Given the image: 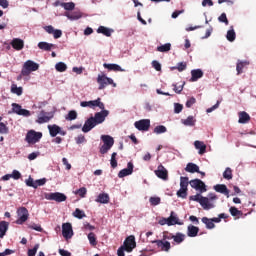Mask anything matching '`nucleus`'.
Segmentation results:
<instances>
[{"instance_id": "nucleus-1", "label": "nucleus", "mask_w": 256, "mask_h": 256, "mask_svg": "<svg viewBox=\"0 0 256 256\" xmlns=\"http://www.w3.org/2000/svg\"><path fill=\"white\" fill-rule=\"evenodd\" d=\"M80 105L82 107H90V109H93V107H99V109L102 110L100 112H96L94 116H91L85 121L82 127L83 133H89L91 129H94L97 125H101V123H104L105 119L109 117V110H105V104L101 102V98L91 101H82Z\"/></svg>"}, {"instance_id": "nucleus-2", "label": "nucleus", "mask_w": 256, "mask_h": 256, "mask_svg": "<svg viewBox=\"0 0 256 256\" xmlns=\"http://www.w3.org/2000/svg\"><path fill=\"white\" fill-rule=\"evenodd\" d=\"M39 70V64L34 62L33 60H27L22 67L21 75L22 77H29L33 71Z\"/></svg>"}, {"instance_id": "nucleus-3", "label": "nucleus", "mask_w": 256, "mask_h": 256, "mask_svg": "<svg viewBox=\"0 0 256 256\" xmlns=\"http://www.w3.org/2000/svg\"><path fill=\"white\" fill-rule=\"evenodd\" d=\"M97 83L99 85L98 89L101 91L107 87V85H113V87H117V84L105 74H99L97 77Z\"/></svg>"}, {"instance_id": "nucleus-4", "label": "nucleus", "mask_w": 256, "mask_h": 256, "mask_svg": "<svg viewBox=\"0 0 256 256\" xmlns=\"http://www.w3.org/2000/svg\"><path fill=\"white\" fill-rule=\"evenodd\" d=\"M42 137H43V133L36 132L35 130H30L26 134V141L27 143L35 144V143H39Z\"/></svg>"}, {"instance_id": "nucleus-5", "label": "nucleus", "mask_w": 256, "mask_h": 256, "mask_svg": "<svg viewBox=\"0 0 256 256\" xmlns=\"http://www.w3.org/2000/svg\"><path fill=\"white\" fill-rule=\"evenodd\" d=\"M45 199H47L48 201H56L57 203H63V201H67V196L61 192L46 193Z\"/></svg>"}, {"instance_id": "nucleus-6", "label": "nucleus", "mask_w": 256, "mask_h": 256, "mask_svg": "<svg viewBox=\"0 0 256 256\" xmlns=\"http://www.w3.org/2000/svg\"><path fill=\"white\" fill-rule=\"evenodd\" d=\"M54 114L53 112H45V110L40 111L38 114V118L36 123L39 125H43V123H49L51 119H53Z\"/></svg>"}, {"instance_id": "nucleus-7", "label": "nucleus", "mask_w": 256, "mask_h": 256, "mask_svg": "<svg viewBox=\"0 0 256 256\" xmlns=\"http://www.w3.org/2000/svg\"><path fill=\"white\" fill-rule=\"evenodd\" d=\"M18 219L16 220L17 225H23L27 219H29V210L25 207H20L17 210Z\"/></svg>"}, {"instance_id": "nucleus-8", "label": "nucleus", "mask_w": 256, "mask_h": 256, "mask_svg": "<svg viewBox=\"0 0 256 256\" xmlns=\"http://www.w3.org/2000/svg\"><path fill=\"white\" fill-rule=\"evenodd\" d=\"M190 187L192 189H195L196 191H200V193H205L207 191V186L205 185V182H203L200 179H194L189 182Z\"/></svg>"}, {"instance_id": "nucleus-9", "label": "nucleus", "mask_w": 256, "mask_h": 256, "mask_svg": "<svg viewBox=\"0 0 256 256\" xmlns=\"http://www.w3.org/2000/svg\"><path fill=\"white\" fill-rule=\"evenodd\" d=\"M12 113L22 117H31V111L23 109L20 104L12 103Z\"/></svg>"}, {"instance_id": "nucleus-10", "label": "nucleus", "mask_w": 256, "mask_h": 256, "mask_svg": "<svg viewBox=\"0 0 256 256\" xmlns=\"http://www.w3.org/2000/svg\"><path fill=\"white\" fill-rule=\"evenodd\" d=\"M123 247L125 251H127V253H131V251H133L137 247V243L135 242V236H128L124 241Z\"/></svg>"}, {"instance_id": "nucleus-11", "label": "nucleus", "mask_w": 256, "mask_h": 256, "mask_svg": "<svg viewBox=\"0 0 256 256\" xmlns=\"http://www.w3.org/2000/svg\"><path fill=\"white\" fill-rule=\"evenodd\" d=\"M134 127H136L138 131H148L151 127V120L142 119V120L136 121L134 123Z\"/></svg>"}, {"instance_id": "nucleus-12", "label": "nucleus", "mask_w": 256, "mask_h": 256, "mask_svg": "<svg viewBox=\"0 0 256 256\" xmlns=\"http://www.w3.org/2000/svg\"><path fill=\"white\" fill-rule=\"evenodd\" d=\"M152 243H155L157 245V248L161 251H165L166 253H169L171 251V242L167 240H154Z\"/></svg>"}, {"instance_id": "nucleus-13", "label": "nucleus", "mask_w": 256, "mask_h": 256, "mask_svg": "<svg viewBox=\"0 0 256 256\" xmlns=\"http://www.w3.org/2000/svg\"><path fill=\"white\" fill-rule=\"evenodd\" d=\"M154 173L159 179H162L163 181H167V179H169V172L162 164L158 166L157 170H155Z\"/></svg>"}, {"instance_id": "nucleus-14", "label": "nucleus", "mask_w": 256, "mask_h": 256, "mask_svg": "<svg viewBox=\"0 0 256 256\" xmlns=\"http://www.w3.org/2000/svg\"><path fill=\"white\" fill-rule=\"evenodd\" d=\"M62 235L64 239H71L73 237V226L71 223L62 224Z\"/></svg>"}, {"instance_id": "nucleus-15", "label": "nucleus", "mask_w": 256, "mask_h": 256, "mask_svg": "<svg viewBox=\"0 0 256 256\" xmlns=\"http://www.w3.org/2000/svg\"><path fill=\"white\" fill-rule=\"evenodd\" d=\"M134 165L133 162H128L127 168H124L119 171L118 177L119 179H123V177H127L133 174Z\"/></svg>"}, {"instance_id": "nucleus-16", "label": "nucleus", "mask_w": 256, "mask_h": 256, "mask_svg": "<svg viewBox=\"0 0 256 256\" xmlns=\"http://www.w3.org/2000/svg\"><path fill=\"white\" fill-rule=\"evenodd\" d=\"M10 45L15 49V51H21L25 47V41L21 38H14L10 42Z\"/></svg>"}, {"instance_id": "nucleus-17", "label": "nucleus", "mask_w": 256, "mask_h": 256, "mask_svg": "<svg viewBox=\"0 0 256 256\" xmlns=\"http://www.w3.org/2000/svg\"><path fill=\"white\" fill-rule=\"evenodd\" d=\"M200 205L203 209H205V211H209V209H213L215 207V204L211 203V200L205 196H202Z\"/></svg>"}, {"instance_id": "nucleus-18", "label": "nucleus", "mask_w": 256, "mask_h": 256, "mask_svg": "<svg viewBox=\"0 0 256 256\" xmlns=\"http://www.w3.org/2000/svg\"><path fill=\"white\" fill-rule=\"evenodd\" d=\"M165 223L171 227V225H183V223L179 222V218L175 216V212H171L170 217L164 219Z\"/></svg>"}, {"instance_id": "nucleus-19", "label": "nucleus", "mask_w": 256, "mask_h": 256, "mask_svg": "<svg viewBox=\"0 0 256 256\" xmlns=\"http://www.w3.org/2000/svg\"><path fill=\"white\" fill-rule=\"evenodd\" d=\"M238 117V123H240L241 125H245L246 123H249V121H251V116H249V114L245 111L239 112Z\"/></svg>"}, {"instance_id": "nucleus-20", "label": "nucleus", "mask_w": 256, "mask_h": 256, "mask_svg": "<svg viewBox=\"0 0 256 256\" xmlns=\"http://www.w3.org/2000/svg\"><path fill=\"white\" fill-rule=\"evenodd\" d=\"M214 190L216 191V193H221L222 195L229 197V189L227 188V185H225V184L215 185Z\"/></svg>"}, {"instance_id": "nucleus-21", "label": "nucleus", "mask_w": 256, "mask_h": 256, "mask_svg": "<svg viewBox=\"0 0 256 256\" xmlns=\"http://www.w3.org/2000/svg\"><path fill=\"white\" fill-rule=\"evenodd\" d=\"M65 17L70 19V21H77L78 19H81L83 17V14L80 11H74V12H65Z\"/></svg>"}, {"instance_id": "nucleus-22", "label": "nucleus", "mask_w": 256, "mask_h": 256, "mask_svg": "<svg viewBox=\"0 0 256 256\" xmlns=\"http://www.w3.org/2000/svg\"><path fill=\"white\" fill-rule=\"evenodd\" d=\"M191 79L190 81L195 82V81H199V79H201L203 77V70L201 69H194L191 70Z\"/></svg>"}, {"instance_id": "nucleus-23", "label": "nucleus", "mask_w": 256, "mask_h": 256, "mask_svg": "<svg viewBox=\"0 0 256 256\" xmlns=\"http://www.w3.org/2000/svg\"><path fill=\"white\" fill-rule=\"evenodd\" d=\"M194 147L195 149H198L199 150V155H204V153L207 151V145H205L204 142H201L199 140H196L194 142Z\"/></svg>"}, {"instance_id": "nucleus-24", "label": "nucleus", "mask_w": 256, "mask_h": 256, "mask_svg": "<svg viewBox=\"0 0 256 256\" xmlns=\"http://www.w3.org/2000/svg\"><path fill=\"white\" fill-rule=\"evenodd\" d=\"M48 130L50 133V137H57V135L61 133V127H59L57 124L48 125Z\"/></svg>"}, {"instance_id": "nucleus-25", "label": "nucleus", "mask_w": 256, "mask_h": 256, "mask_svg": "<svg viewBox=\"0 0 256 256\" xmlns=\"http://www.w3.org/2000/svg\"><path fill=\"white\" fill-rule=\"evenodd\" d=\"M7 231H9V222L1 221L0 222V239H3V237L7 235Z\"/></svg>"}, {"instance_id": "nucleus-26", "label": "nucleus", "mask_w": 256, "mask_h": 256, "mask_svg": "<svg viewBox=\"0 0 256 256\" xmlns=\"http://www.w3.org/2000/svg\"><path fill=\"white\" fill-rule=\"evenodd\" d=\"M188 237H197L199 235V227L194 225H189L187 228Z\"/></svg>"}, {"instance_id": "nucleus-27", "label": "nucleus", "mask_w": 256, "mask_h": 256, "mask_svg": "<svg viewBox=\"0 0 256 256\" xmlns=\"http://www.w3.org/2000/svg\"><path fill=\"white\" fill-rule=\"evenodd\" d=\"M101 139H102L104 145H106L107 147L111 148L115 144V140L113 139V137H111L109 135H102Z\"/></svg>"}, {"instance_id": "nucleus-28", "label": "nucleus", "mask_w": 256, "mask_h": 256, "mask_svg": "<svg viewBox=\"0 0 256 256\" xmlns=\"http://www.w3.org/2000/svg\"><path fill=\"white\" fill-rule=\"evenodd\" d=\"M185 171L187 173H199V166H197V164L195 163H188L186 165Z\"/></svg>"}, {"instance_id": "nucleus-29", "label": "nucleus", "mask_w": 256, "mask_h": 256, "mask_svg": "<svg viewBox=\"0 0 256 256\" xmlns=\"http://www.w3.org/2000/svg\"><path fill=\"white\" fill-rule=\"evenodd\" d=\"M103 67L104 69H108V71H115V72L123 71V69L121 68V66H119V64L104 63Z\"/></svg>"}, {"instance_id": "nucleus-30", "label": "nucleus", "mask_w": 256, "mask_h": 256, "mask_svg": "<svg viewBox=\"0 0 256 256\" xmlns=\"http://www.w3.org/2000/svg\"><path fill=\"white\" fill-rule=\"evenodd\" d=\"M38 47L42 51H51L53 48H55V44H50V43H47V42H39Z\"/></svg>"}, {"instance_id": "nucleus-31", "label": "nucleus", "mask_w": 256, "mask_h": 256, "mask_svg": "<svg viewBox=\"0 0 256 256\" xmlns=\"http://www.w3.org/2000/svg\"><path fill=\"white\" fill-rule=\"evenodd\" d=\"M174 241V245H181V243H183V241H185V234L181 233V232H177L176 235H174L173 238Z\"/></svg>"}, {"instance_id": "nucleus-32", "label": "nucleus", "mask_w": 256, "mask_h": 256, "mask_svg": "<svg viewBox=\"0 0 256 256\" xmlns=\"http://www.w3.org/2000/svg\"><path fill=\"white\" fill-rule=\"evenodd\" d=\"M96 203H109V194L107 193H101L98 195L97 199H96Z\"/></svg>"}, {"instance_id": "nucleus-33", "label": "nucleus", "mask_w": 256, "mask_h": 256, "mask_svg": "<svg viewBox=\"0 0 256 256\" xmlns=\"http://www.w3.org/2000/svg\"><path fill=\"white\" fill-rule=\"evenodd\" d=\"M113 30L105 27V26H99L97 29V33H101L102 35H105L106 37H111V33Z\"/></svg>"}, {"instance_id": "nucleus-34", "label": "nucleus", "mask_w": 256, "mask_h": 256, "mask_svg": "<svg viewBox=\"0 0 256 256\" xmlns=\"http://www.w3.org/2000/svg\"><path fill=\"white\" fill-rule=\"evenodd\" d=\"M195 118L193 116H188L187 119L182 120L183 125L186 127H195Z\"/></svg>"}, {"instance_id": "nucleus-35", "label": "nucleus", "mask_w": 256, "mask_h": 256, "mask_svg": "<svg viewBox=\"0 0 256 256\" xmlns=\"http://www.w3.org/2000/svg\"><path fill=\"white\" fill-rule=\"evenodd\" d=\"M202 223L206 225V229H215V223H213V220H211V218L203 217Z\"/></svg>"}, {"instance_id": "nucleus-36", "label": "nucleus", "mask_w": 256, "mask_h": 256, "mask_svg": "<svg viewBox=\"0 0 256 256\" xmlns=\"http://www.w3.org/2000/svg\"><path fill=\"white\" fill-rule=\"evenodd\" d=\"M11 93H14V95H23V87H17V84H12L11 85Z\"/></svg>"}, {"instance_id": "nucleus-37", "label": "nucleus", "mask_w": 256, "mask_h": 256, "mask_svg": "<svg viewBox=\"0 0 256 256\" xmlns=\"http://www.w3.org/2000/svg\"><path fill=\"white\" fill-rule=\"evenodd\" d=\"M157 51H159V53H167L168 51H171V43L158 46Z\"/></svg>"}, {"instance_id": "nucleus-38", "label": "nucleus", "mask_w": 256, "mask_h": 256, "mask_svg": "<svg viewBox=\"0 0 256 256\" xmlns=\"http://www.w3.org/2000/svg\"><path fill=\"white\" fill-rule=\"evenodd\" d=\"M0 121H3V117L0 116ZM9 133V127L3 122H0V134L7 135Z\"/></svg>"}, {"instance_id": "nucleus-39", "label": "nucleus", "mask_w": 256, "mask_h": 256, "mask_svg": "<svg viewBox=\"0 0 256 256\" xmlns=\"http://www.w3.org/2000/svg\"><path fill=\"white\" fill-rule=\"evenodd\" d=\"M223 178L227 179V181H231L233 179V170L231 168L227 167L225 171L223 172Z\"/></svg>"}, {"instance_id": "nucleus-40", "label": "nucleus", "mask_w": 256, "mask_h": 256, "mask_svg": "<svg viewBox=\"0 0 256 256\" xmlns=\"http://www.w3.org/2000/svg\"><path fill=\"white\" fill-rule=\"evenodd\" d=\"M88 240H89L90 245H92V247L97 246V236L95 235V233L90 232L88 234Z\"/></svg>"}, {"instance_id": "nucleus-41", "label": "nucleus", "mask_w": 256, "mask_h": 256, "mask_svg": "<svg viewBox=\"0 0 256 256\" xmlns=\"http://www.w3.org/2000/svg\"><path fill=\"white\" fill-rule=\"evenodd\" d=\"M55 69L56 71H58L59 73H64V71H67V64H65L64 62H58L55 65Z\"/></svg>"}, {"instance_id": "nucleus-42", "label": "nucleus", "mask_w": 256, "mask_h": 256, "mask_svg": "<svg viewBox=\"0 0 256 256\" xmlns=\"http://www.w3.org/2000/svg\"><path fill=\"white\" fill-rule=\"evenodd\" d=\"M237 35L235 34V30L231 29L227 31L226 38L230 43H233L235 41Z\"/></svg>"}, {"instance_id": "nucleus-43", "label": "nucleus", "mask_w": 256, "mask_h": 256, "mask_svg": "<svg viewBox=\"0 0 256 256\" xmlns=\"http://www.w3.org/2000/svg\"><path fill=\"white\" fill-rule=\"evenodd\" d=\"M61 7H63V9H65V11H73V9H75V3L64 2V3H61Z\"/></svg>"}, {"instance_id": "nucleus-44", "label": "nucleus", "mask_w": 256, "mask_h": 256, "mask_svg": "<svg viewBox=\"0 0 256 256\" xmlns=\"http://www.w3.org/2000/svg\"><path fill=\"white\" fill-rule=\"evenodd\" d=\"M73 217H76V219H83V217H86V215L83 210L76 208L73 212Z\"/></svg>"}, {"instance_id": "nucleus-45", "label": "nucleus", "mask_w": 256, "mask_h": 256, "mask_svg": "<svg viewBox=\"0 0 256 256\" xmlns=\"http://www.w3.org/2000/svg\"><path fill=\"white\" fill-rule=\"evenodd\" d=\"M171 69H172V71L175 70V69H177V71H179V72L181 73L182 71H185V69H187V63H185V62H179V63L177 64V66H174V67H172Z\"/></svg>"}, {"instance_id": "nucleus-46", "label": "nucleus", "mask_w": 256, "mask_h": 256, "mask_svg": "<svg viewBox=\"0 0 256 256\" xmlns=\"http://www.w3.org/2000/svg\"><path fill=\"white\" fill-rule=\"evenodd\" d=\"M229 211L232 217H239V215H243V212L235 206L230 207Z\"/></svg>"}, {"instance_id": "nucleus-47", "label": "nucleus", "mask_w": 256, "mask_h": 256, "mask_svg": "<svg viewBox=\"0 0 256 256\" xmlns=\"http://www.w3.org/2000/svg\"><path fill=\"white\" fill-rule=\"evenodd\" d=\"M245 65H247V62L238 61L237 65H236L237 75H241V73H243V69H244Z\"/></svg>"}, {"instance_id": "nucleus-48", "label": "nucleus", "mask_w": 256, "mask_h": 256, "mask_svg": "<svg viewBox=\"0 0 256 256\" xmlns=\"http://www.w3.org/2000/svg\"><path fill=\"white\" fill-rule=\"evenodd\" d=\"M154 133H156V135H161V133H167V127H165L164 125L156 126L154 128Z\"/></svg>"}, {"instance_id": "nucleus-49", "label": "nucleus", "mask_w": 256, "mask_h": 256, "mask_svg": "<svg viewBox=\"0 0 256 256\" xmlns=\"http://www.w3.org/2000/svg\"><path fill=\"white\" fill-rule=\"evenodd\" d=\"M75 119H77V111H75V110L69 111L66 116V120L67 121H75Z\"/></svg>"}, {"instance_id": "nucleus-50", "label": "nucleus", "mask_w": 256, "mask_h": 256, "mask_svg": "<svg viewBox=\"0 0 256 256\" xmlns=\"http://www.w3.org/2000/svg\"><path fill=\"white\" fill-rule=\"evenodd\" d=\"M187 187H189V178L181 177L180 178V188L187 189Z\"/></svg>"}, {"instance_id": "nucleus-51", "label": "nucleus", "mask_w": 256, "mask_h": 256, "mask_svg": "<svg viewBox=\"0 0 256 256\" xmlns=\"http://www.w3.org/2000/svg\"><path fill=\"white\" fill-rule=\"evenodd\" d=\"M110 165H111L112 169H116V167H117V152L112 153Z\"/></svg>"}, {"instance_id": "nucleus-52", "label": "nucleus", "mask_w": 256, "mask_h": 256, "mask_svg": "<svg viewBox=\"0 0 256 256\" xmlns=\"http://www.w3.org/2000/svg\"><path fill=\"white\" fill-rule=\"evenodd\" d=\"M177 197H181V199H186L187 198V188H180L177 193Z\"/></svg>"}, {"instance_id": "nucleus-53", "label": "nucleus", "mask_w": 256, "mask_h": 256, "mask_svg": "<svg viewBox=\"0 0 256 256\" xmlns=\"http://www.w3.org/2000/svg\"><path fill=\"white\" fill-rule=\"evenodd\" d=\"M28 229H33L34 231H38L39 233H42L43 231V228L41 227V225L35 224V223L29 224Z\"/></svg>"}, {"instance_id": "nucleus-54", "label": "nucleus", "mask_w": 256, "mask_h": 256, "mask_svg": "<svg viewBox=\"0 0 256 256\" xmlns=\"http://www.w3.org/2000/svg\"><path fill=\"white\" fill-rule=\"evenodd\" d=\"M76 195H79V197L84 198L87 195V188L82 187L75 192Z\"/></svg>"}, {"instance_id": "nucleus-55", "label": "nucleus", "mask_w": 256, "mask_h": 256, "mask_svg": "<svg viewBox=\"0 0 256 256\" xmlns=\"http://www.w3.org/2000/svg\"><path fill=\"white\" fill-rule=\"evenodd\" d=\"M149 201H150V204L153 205V207H155L161 203V198L160 197H150Z\"/></svg>"}, {"instance_id": "nucleus-56", "label": "nucleus", "mask_w": 256, "mask_h": 256, "mask_svg": "<svg viewBox=\"0 0 256 256\" xmlns=\"http://www.w3.org/2000/svg\"><path fill=\"white\" fill-rule=\"evenodd\" d=\"M218 21L220 23H225V25H229V20L227 19V14L222 13L219 17H218Z\"/></svg>"}, {"instance_id": "nucleus-57", "label": "nucleus", "mask_w": 256, "mask_h": 256, "mask_svg": "<svg viewBox=\"0 0 256 256\" xmlns=\"http://www.w3.org/2000/svg\"><path fill=\"white\" fill-rule=\"evenodd\" d=\"M197 103V99H195V97H191L187 100L186 102V107L188 109H191V107H193V105H195Z\"/></svg>"}, {"instance_id": "nucleus-58", "label": "nucleus", "mask_w": 256, "mask_h": 256, "mask_svg": "<svg viewBox=\"0 0 256 256\" xmlns=\"http://www.w3.org/2000/svg\"><path fill=\"white\" fill-rule=\"evenodd\" d=\"M37 251H39V244H35L33 249L28 250V256H35L37 255Z\"/></svg>"}, {"instance_id": "nucleus-59", "label": "nucleus", "mask_w": 256, "mask_h": 256, "mask_svg": "<svg viewBox=\"0 0 256 256\" xmlns=\"http://www.w3.org/2000/svg\"><path fill=\"white\" fill-rule=\"evenodd\" d=\"M25 183H26L27 187H33V189H37V185H35V181L31 177L26 179Z\"/></svg>"}, {"instance_id": "nucleus-60", "label": "nucleus", "mask_w": 256, "mask_h": 256, "mask_svg": "<svg viewBox=\"0 0 256 256\" xmlns=\"http://www.w3.org/2000/svg\"><path fill=\"white\" fill-rule=\"evenodd\" d=\"M203 196L201 194H196V195H192L189 197L190 201H196V203H200L201 204V198Z\"/></svg>"}, {"instance_id": "nucleus-61", "label": "nucleus", "mask_w": 256, "mask_h": 256, "mask_svg": "<svg viewBox=\"0 0 256 256\" xmlns=\"http://www.w3.org/2000/svg\"><path fill=\"white\" fill-rule=\"evenodd\" d=\"M175 235L173 233L164 232L163 233V240L164 241H171V239H174Z\"/></svg>"}, {"instance_id": "nucleus-62", "label": "nucleus", "mask_w": 256, "mask_h": 256, "mask_svg": "<svg viewBox=\"0 0 256 256\" xmlns=\"http://www.w3.org/2000/svg\"><path fill=\"white\" fill-rule=\"evenodd\" d=\"M183 111V104L175 103L174 104V113H181Z\"/></svg>"}, {"instance_id": "nucleus-63", "label": "nucleus", "mask_w": 256, "mask_h": 256, "mask_svg": "<svg viewBox=\"0 0 256 256\" xmlns=\"http://www.w3.org/2000/svg\"><path fill=\"white\" fill-rule=\"evenodd\" d=\"M10 176L12 177V179H15L17 181L21 177V172H19L18 170H13Z\"/></svg>"}, {"instance_id": "nucleus-64", "label": "nucleus", "mask_w": 256, "mask_h": 256, "mask_svg": "<svg viewBox=\"0 0 256 256\" xmlns=\"http://www.w3.org/2000/svg\"><path fill=\"white\" fill-rule=\"evenodd\" d=\"M152 67H153L156 71H161V63H159V61H157V60H153V61H152Z\"/></svg>"}]
</instances>
